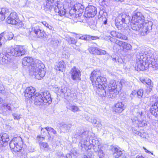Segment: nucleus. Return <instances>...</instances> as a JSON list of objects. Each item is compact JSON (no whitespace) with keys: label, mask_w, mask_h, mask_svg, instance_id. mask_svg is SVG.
Wrapping results in <instances>:
<instances>
[{"label":"nucleus","mask_w":158,"mask_h":158,"mask_svg":"<svg viewBox=\"0 0 158 158\" xmlns=\"http://www.w3.org/2000/svg\"><path fill=\"white\" fill-rule=\"evenodd\" d=\"M101 72L99 70L93 71L90 74V79L94 87L100 90V94L103 96H107L110 98H115L121 90V87H118L116 81L114 80L110 81L109 83L107 90L106 88L107 82L106 78L100 76Z\"/></svg>","instance_id":"1"},{"label":"nucleus","mask_w":158,"mask_h":158,"mask_svg":"<svg viewBox=\"0 0 158 158\" xmlns=\"http://www.w3.org/2000/svg\"><path fill=\"white\" fill-rule=\"evenodd\" d=\"M154 52L144 49L136 55L135 68L138 71L145 69L151 67L154 70L158 69V58L154 57Z\"/></svg>","instance_id":"2"},{"label":"nucleus","mask_w":158,"mask_h":158,"mask_svg":"<svg viewBox=\"0 0 158 158\" xmlns=\"http://www.w3.org/2000/svg\"><path fill=\"white\" fill-rule=\"evenodd\" d=\"M144 17L140 12L135 13L131 21V27L134 30L139 31L141 35L143 36L147 34L148 32L152 29V23L151 21L144 24Z\"/></svg>","instance_id":"3"},{"label":"nucleus","mask_w":158,"mask_h":158,"mask_svg":"<svg viewBox=\"0 0 158 158\" xmlns=\"http://www.w3.org/2000/svg\"><path fill=\"white\" fill-rule=\"evenodd\" d=\"M26 60L29 65L31 66L30 70L31 73L35 76V78L38 80H40L44 77L45 74L44 68L45 66L39 60H36L33 63V59L31 57H25Z\"/></svg>","instance_id":"4"},{"label":"nucleus","mask_w":158,"mask_h":158,"mask_svg":"<svg viewBox=\"0 0 158 158\" xmlns=\"http://www.w3.org/2000/svg\"><path fill=\"white\" fill-rule=\"evenodd\" d=\"M132 123L135 127H142L147 125L144 110L143 109L139 110L135 115L131 117Z\"/></svg>","instance_id":"5"},{"label":"nucleus","mask_w":158,"mask_h":158,"mask_svg":"<svg viewBox=\"0 0 158 158\" xmlns=\"http://www.w3.org/2000/svg\"><path fill=\"white\" fill-rule=\"evenodd\" d=\"M34 100V103L36 105H40L42 103H51L52 102V99L49 92L45 91L41 92L40 94H35Z\"/></svg>","instance_id":"6"},{"label":"nucleus","mask_w":158,"mask_h":158,"mask_svg":"<svg viewBox=\"0 0 158 158\" xmlns=\"http://www.w3.org/2000/svg\"><path fill=\"white\" fill-rule=\"evenodd\" d=\"M75 2L73 5L69 6L72 7V8L69 11V14L70 16L74 17L77 19L79 21L81 22V17L83 16L82 14L84 12V6L81 3H75Z\"/></svg>","instance_id":"7"},{"label":"nucleus","mask_w":158,"mask_h":158,"mask_svg":"<svg viewBox=\"0 0 158 158\" xmlns=\"http://www.w3.org/2000/svg\"><path fill=\"white\" fill-rule=\"evenodd\" d=\"M26 52L25 49L22 46L15 45L13 48L8 49L7 54L8 55L19 57L24 55Z\"/></svg>","instance_id":"8"},{"label":"nucleus","mask_w":158,"mask_h":158,"mask_svg":"<svg viewBox=\"0 0 158 158\" xmlns=\"http://www.w3.org/2000/svg\"><path fill=\"white\" fill-rule=\"evenodd\" d=\"M22 145V140L20 137L14 138L9 143V146L11 150L15 152H19L21 150Z\"/></svg>","instance_id":"9"},{"label":"nucleus","mask_w":158,"mask_h":158,"mask_svg":"<svg viewBox=\"0 0 158 158\" xmlns=\"http://www.w3.org/2000/svg\"><path fill=\"white\" fill-rule=\"evenodd\" d=\"M130 17L125 14L119 15L115 20V25L118 30L123 29L122 23L127 24L130 21Z\"/></svg>","instance_id":"10"},{"label":"nucleus","mask_w":158,"mask_h":158,"mask_svg":"<svg viewBox=\"0 0 158 158\" xmlns=\"http://www.w3.org/2000/svg\"><path fill=\"white\" fill-rule=\"evenodd\" d=\"M86 13L82 17V22L86 21L88 18L94 17L97 13V8L94 6H90L86 9Z\"/></svg>","instance_id":"11"},{"label":"nucleus","mask_w":158,"mask_h":158,"mask_svg":"<svg viewBox=\"0 0 158 158\" xmlns=\"http://www.w3.org/2000/svg\"><path fill=\"white\" fill-rule=\"evenodd\" d=\"M64 3L59 2L57 4V6L54 7V10L56 13L57 12L58 15L61 16H64L65 15L66 10L65 8L69 7V6H65Z\"/></svg>","instance_id":"12"},{"label":"nucleus","mask_w":158,"mask_h":158,"mask_svg":"<svg viewBox=\"0 0 158 158\" xmlns=\"http://www.w3.org/2000/svg\"><path fill=\"white\" fill-rule=\"evenodd\" d=\"M55 91L57 94L63 96L65 98L68 97V94L71 91V90L65 86H62L59 87H55Z\"/></svg>","instance_id":"13"},{"label":"nucleus","mask_w":158,"mask_h":158,"mask_svg":"<svg viewBox=\"0 0 158 158\" xmlns=\"http://www.w3.org/2000/svg\"><path fill=\"white\" fill-rule=\"evenodd\" d=\"M35 89L32 87H29L26 88L24 92V96L27 99H31V101H33L34 102L35 94L34 95V94L35 92Z\"/></svg>","instance_id":"14"},{"label":"nucleus","mask_w":158,"mask_h":158,"mask_svg":"<svg viewBox=\"0 0 158 158\" xmlns=\"http://www.w3.org/2000/svg\"><path fill=\"white\" fill-rule=\"evenodd\" d=\"M54 0H46V1L44 2L43 5V9L46 11H50L55 7L56 5H54L52 2Z\"/></svg>","instance_id":"15"},{"label":"nucleus","mask_w":158,"mask_h":158,"mask_svg":"<svg viewBox=\"0 0 158 158\" xmlns=\"http://www.w3.org/2000/svg\"><path fill=\"white\" fill-rule=\"evenodd\" d=\"M71 77L73 80H80L81 76L80 71L75 67H73L70 71Z\"/></svg>","instance_id":"16"},{"label":"nucleus","mask_w":158,"mask_h":158,"mask_svg":"<svg viewBox=\"0 0 158 158\" xmlns=\"http://www.w3.org/2000/svg\"><path fill=\"white\" fill-rule=\"evenodd\" d=\"M19 19L17 14L15 12H12L7 19V23L9 24L15 25L16 23L17 19Z\"/></svg>","instance_id":"17"},{"label":"nucleus","mask_w":158,"mask_h":158,"mask_svg":"<svg viewBox=\"0 0 158 158\" xmlns=\"http://www.w3.org/2000/svg\"><path fill=\"white\" fill-rule=\"evenodd\" d=\"M59 125L60 133L61 132L63 133L69 132L72 126L71 124L65 123L63 122L60 123Z\"/></svg>","instance_id":"18"},{"label":"nucleus","mask_w":158,"mask_h":158,"mask_svg":"<svg viewBox=\"0 0 158 158\" xmlns=\"http://www.w3.org/2000/svg\"><path fill=\"white\" fill-rule=\"evenodd\" d=\"M140 80L143 84H147L148 86V87H147L146 90V92L148 94L152 90L153 85V83L150 79L148 78H141Z\"/></svg>","instance_id":"19"},{"label":"nucleus","mask_w":158,"mask_h":158,"mask_svg":"<svg viewBox=\"0 0 158 158\" xmlns=\"http://www.w3.org/2000/svg\"><path fill=\"white\" fill-rule=\"evenodd\" d=\"M9 136L7 134L4 133L0 135V147H5L9 140Z\"/></svg>","instance_id":"20"},{"label":"nucleus","mask_w":158,"mask_h":158,"mask_svg":"<svg viewBox=\"0 0 158 158\" xmlns=\"http://www.w3.org/2000/svg\"><path fill=\"white\" fill-rule=\"evenodd\" d=\"M29 31L30 33L34 32L38 38L43 37L44 35L43 31L40 29L38 25L32 27Z\"/></svg>","instance_id":"21"},{"label":"nucleus","mask_w":158,"mask_h":158,"mask_svg":"<svg viewBox=\"0 0 158 158\" xmlns=\"http://www.w3.org/2000/svg\"><path fill=\"white\" fill-rule=\"evenodd\" d=\"M7 54L6 53H3V49L2 51H0V63L3 64L8 63L10 58L7 56Z\"/></svg>","instance_id":"22"},{"label":"nucleus","mask_w":158,"mask_h":158,"mask_svg":"<svg viewBox=\"0 0 158 158\" xmlns=\"http://www.w3.org/2000/svg\"><path fill=\"white\" fill-rule=\"evenodd\" d=\"M151 113L156 118H158V102L154 103L151 106Z\"/></svg>","instance_id":"23"},{"label":"nucleus","mask_w":158,"mask_h":158,"mask_svg":"<svg viewBox=\"0 0 158 158\" xmlns=\"http://www.w3.org/2000/svg\"><path fill=\"white\" fill-rule=\"evenodd\" d=\"M111 150L113 152V156L115 158L119 157L122 154V151L116 146H111Z\"/></svg>","instance_id":"24"},{"label":"nucleus","mask_w":158,"mask_h":158,"mask_svg":"<svg viewBox=\"0 0 158 158\" xmlns=\"http://www.w3.org/2000/svg\"><path fill=\"white\" fill-rule=\"evenodd\" d=\"M110 34L112 36L114 37H117L122 40H126L127 39V37L125 35L114 31H111L110 32Z\"/></svg>","instance_id":"25"},{"label":"nucleus","mask_w":158,"mask_h":158,"mask_svg":"<svg viewBox=\"0 0 158 158\" xmlns=\"http://www.w3.org/2000/svg\"><path fill=\"white\" fill-rule=\"evenodd\" d=\"M125 109L124 105L121 102L116 103L115 106L114 111L117 113H121Z\"/></svg>","instance_id":"26"},{"label":"nucleus","mask_w":158,"mask_h":158,"mask_svg":"<svg viewBox=\"0 0 158 158\" xmlns=\"http://www.w3.org/2000/svg\"><path fill=\"white\" fill-rule=\"evenodd\" d=\"M94 141H95V140H93L92 141V144L93 145V148L95 152L98 151V156L100 158H102L104 156V153L103 152L102 150H101L100 149L97 150L96 149V147H98V149H99V145H96V143H94Z\"/></svg>","instance_id":"27"},{"label":"nucleus","mask_w":158,"mask_h":158,"mask_svg":"<svg viewBox=\"0 0 158 158\" xmlns=\"http://www.w3.org/2000/svg\"><path fill=\"white\" fill-rule=\"evenodd\" d=\"M39 145L41 150H43L46 152H49L52 151L51 148L49 147L48 143L46 142H40Z\"/></svg>","instance_id":"28"},{"label":"nucleus","mask_w":158,"mask_h":158,"mask_svg":"<svg viewBox=\"0 0 158 158\" xmlns=\"http://www.w3.org/2000/svg\"><path fill=\"white\" fill-rule=\"evenodd\" d=\"M65 98L69 100L72 102H75L77 100V95L75 93L71 91L68 94V97H66Z\"/></svg>","instance_id":"29"},{"label":"nucleus","mask_w":158,"mask_h":158,"mask_svg":"<svg viewBox=\"0 0 158 158\" xmlns=\"http://www.w3.org/2000/svg\"><path fill=\"white\" fill-rule=\"evenodd\" d=\"M7 38L5 36L4 32L0 34V51H2V49H3L2 47V44H4L7 41Z\"/></svg>","instance_id":"30"},{"label":"nucleus","mask_w":158,"mask_h":158,"mask_svg":"<svg viewBox=\"0 0 158 158\" xmlns=\"http://www.w3.org/2000/svg\"><path fill=\"white\" fill-rule=\"evenodd\" d=\"M64 62L63 61H61L58 63H56L55 65V69L57 70L62 71L64 68Z\"/></svg>","instance_id":"31"},{"label":"nucleus","mask_w":158,"mask_h":158,"mask_svg":"<svg viewBox=\"0 0 158 158\" xmlns=\"http://www.w3.org/2000/svg\"><path fill=\"white\" fill-rule=\"evenodd\" d=\"M98 37L96 36H93L89 35H83L80 36L79 39L84 40H94L96 39Z\"/></svg>","instance_id":"32"},{"label":"nucleus","mask_w":158,"mask_h":158,"mask_svg":"<svg viewBox=\"0 0 158 158\" xmlns=\"http://www.w3.org/2000/svg\"><path fill=\"white\" fill-rule=\"evenodd\" d=\"M112 60L115 63L118 64H122L123 62V60L122 58L116 56L115 57H114Z\"/></svg>","instance_id":"33"},{"label":"nucleus","mask_w":158,"mask_h":158,"mask_svg":"<svg viewBox=\"0 0 158 158\" xmlns=\"http://www.w3.org/2000/svg\"><path fill=\"white\" fill-rule=\"evenodd\" d=\"M59 43V41L57 37H53L51 38V44L54 46H58Z\"/></svg>","instance_id":"34"},{"label":"nucleus","mask_w":158,"mask_h":158,"mask_svg":"<svg viewBox=\"0 0 158 158\" xmlns=\"http://www.w3.org/2000/svg\"><path fill=\"white\" fill-rule=\"evenodd\" d=\"M2 107L3 109L9 111L12 110V108L11 107V104L8 103H5L2 104Z\"/></svg>","instance_id":"35"},{"label":"nucleus","mask_w":158,"mask_h":158,"mask_svg":"<svg viewBox=\"0 0 158 158\" xmlns=\"http://www.w3.org/2000/svg\"><path fill=\"white\" fill-rule=\"evenodd\" d=\"M5 36L7 38V40H10L13 39L14 37V35L11 32H4Z\"/></svg>","instance_id":"36"},{"label":"nucleus","mask_w":158,"mask_h":158,"mask_svg":"<svg viewBox=\"0 0 158 158\" xmlns=\"http://www.w3.org/2000/svg\"><path fill=\"white\" fill-rule=\"evenodd\" d=\"M45 27L52 31H54L53 27L51 25L48 24L46 21H44L41 22Z\"/></svg>","instance_id":"37"},{"label":"nucleus","mask_w":158,"mask_h":158,"mask_svg":"<svg viewBox=\"0 0 158 158\" xmlns=\"http://www.w3.org/2000/svg\"><path fill=\"white\" fill-rule=\"evenodd\" d=\"M0 12L3 15L5 16V17L7 16L9 13V10L5 8H2L0 9Z\"/></svg>","instance_id":"38"},{"label":"nucleus","mask_w":158,"mask_h":158,"mask_svg":"<svg viewBox=\"0 0 158 158\" xmlns=\"http://www.w3.org/2000/svg\"><path fill=\"white\" fill-rule=\"evenodd\" d=\"M89 121L92 123L96 124V126L97 127H100L102 126L101 123H100L99 121H97L94 118H93V119L91 118L89 120Z\"/></svg>","instance_id":"39"},{"label":"nucleus","mask_w":158,"mask_h":158,"mask_svg":"<svg viewBox=\"0 0 158 158\" xmlns=\"http://www.w3.org/2000/svg\"><path fill=\"white\" fill-rule=\"evenodd\" d=\"M45 129L48 131V133L49 135V132H51L53 133L54 135H56L57 134V132L53 128L51 127H46Z\"/></svg>","instance_id":"40"},{"label":"nucleus","mask_w":158,"mask_h":158,"mask_svg":"<svg viewBox=\"0 0 158 158\" xmlns=\"http://www.w3.org/2000/svg\"><path fill=\"white\" fill-rule=\"evenodd\" d=\"M68 108L73 112L78 111L79 110V109L77 106L74 105L70 106Z\"/></svg>","instance_id":"41"},{"label":"nucleus","mask_w":158,"mask_h":158,"mask_svg":"<svg viewBox=\"0 0 158 158\" xmlns=\"http://www.w3.org/2000/svg\"><path fill=\"white\" fill-rule=\"evenodd\" d=\"M75 1L76 0H65L63 3L65 6H71V5H73Z\"/></svg>","instance_id":"42"},{"label":"nucleus","mask_w":158,"mask_h":158,"mask_svg":"<svg viewBox=\"0 0 158 158\" xmlns=\"http://www.w3.org/2000/svg\"><path fill=\"white\" fill-rule=\"evenodd\" d=\"M66 40L70 44H75L77 42V40L74 38L69 37Z\"/></svg>","instance_id":"43"},{"label":"nucleus","mask_w":158,"mask_h":158,"mask_svg":"<svg viewBox=\"0 0 158 158\" xmlns=\"http://www.w3.org/2000/svg\"><path fill=\"white\" fill-rule=\"evenodd\" d=\"M98 48L94 47H90L89 49V52L93 54H97V51L98 50Z\"/></svg>","instance_id":"44"},{"label":"nucleus","mask_w":158,"mask_h":158,"mask_svg":"<svg viewBox=\"0 0 158 158\" xmlns=\"http://www.w3.org/2000/svg\"><path fill=\"white\" fill-rule=\"evenodd\" d=\"M113 40L114 42H114L116 45H118L120 47H123V44L124 43V42L120 41L118 40L114 39Z\"/></svg>","instance_id":"45"},{"label":"nucleus","mask_w":158,"mask_h":158,"mask_svg":"<svg viewBox=\"0 0 158 158\" xmlns=\"http://www.w3.org/2000/svg\"><path fill=\"white\" fill-rule=\"evenodd\" d=\"M122 47L123 48L129 50H131L132 48L130 44L125 42H124Z\"/></svg>","instance_id":"46"},{"label":"nucleus","mask_w":158,"mask_h":158,"mask_svg":"<svg viewBox=\"0 0 158 158\" xmlns=\"http://www.w3.org/2000/svg\"><path fill=\"white\" fill-rule=\"evenodd\" d=\"M15 25L17 27L19 28L23 27V24L22 21L19 20V19H17V20L16 22V23L15 24Z\"/></svg>","instance_id":"47"},{"label":"nucleus","mask_w":158,"mask_h":158,"mask_svg":"<svg viewBox=\"0 0 158 158\" xmlns=\"http://www.w3.org/2000/svg\"><path fill=\"white\" fill-rule=\"evenodd\" d=\"M137 97L139 98H142L143 93V89H140L138 91H136Z\"/></svg>","instance_id":"48"},{"label":"nucleus","mask_w":158,"mask_h":158,"mask_svg":"<svg viewBox=\"0 0 158 158\" xmlns=\"http://www.w3.org/2000/svg\"><path fill=\"white\" fill-rule=\"evenodd\" d=\"M106 53V52L105 51L98 48L97 54L98 55H105Z\"/></svg>","instance_id":"49"},{"label":"nucleus","mask_w":158,"mask_h":158,"mask_svg":"<svg viewBox=\"0 0 158 158\" xmlns=\"http://www.w3.org/2000/svg\"><path fill=\"white\" fill-rule=\"evenodd\" d=\"M12 115L15 120H18L19 119L21 118V115L19 114L13 113L12 114Z\"/></svg>","instance_id":"50"},{"label":"nucleus","mask_w":158,"mask_h":158,"mask_svg":"<svg viewBox=\"0 0 158 158\" xmlns=\"http://www.w3.org/2000/svg\"><path fill=\"white\" fill-rule=\"evenodd\" d=\"M83 142L82 141H81V143H83ZM83 145L82 143H81V145H80V146H81V147H82V148H83L84 147H85V146H86V147H87L89 144V142H88L87 141H84L83 142Z\"/></svg>","instance_id":"51"},{"label":"nucleus","mask_w":158,"mask_h":158,"mask_svg":"<svg viewBox=\"0 0 158 158\" xmlns=\"http://www.w3.org/2000/svg\"><path fill=\"white\" fill-rule=\"evenodd\" d=\"M37 139L38 141V142L40 144V142H43L42 141L44 140L45 138L44 137H41L40 136H38L37 137Z\"/></svg>","instance_id":"52"},{"label":"nucleus","mask_w":158,"mask_h":158,"mask_svg":"<svg viewBox=\"0 0 158 158\" xmlns=\"http://www.w3.org/2000/svg\"><path fill=\"white\" fill-rule=\"evenodd\" d=\"M137 95L136 91L135 90H134L130 94V96L132 98H133L135 97H137Z\"/></svg>","instance_id":"53"},{"label":"nucleus","mask_w":158,"mask_h":158,"mask_svg":"<svg viewBox=\"0 0 158 158\" xmlns=\"http://www.w3.org/2000/svg\"><path fill=\"white\" fill-rule=\"evenodd\" d=\"M26 6L29 7H32L33 6V4L30 1H27L26 3Z\"/></svg>","instance_id":"54"},{"label":"nucleus","mask_w":158,"mask_h":158,"mask_svg":"<svg viewBox=\"0 0 158 158\" xmlns=\"http://www.w3.org/2000/svg\"><path fill=\"white\" fill-rule=\"evenodd\" d=\"M104 38L105 40L107 41L110 40L111 42H114L113 40L114 38H111V37L110 36H106Z\"/></svg>","instance_id":"55"},{"label":"nucleus","mask_w":158,"mask_h":158,"mask_svg":"<svg viewBox=\"0 0 158 158\" xmlns=\"http://www.w3.org/2000/svg\"><path fill=\"white\" fill-rule=\"evenodd\" d=\"M22 63L23 65L24 66H27L28 65H29L28 63L27 62V61L26 60L25 57H24L23 59Z\"/></svg>","instance_id":"56"},{"label":"nucleus","mask_w":158,"mask_h":158,"mask_svg":"<svg viewBox=\"0 0 158 158\" xmlns=\"http://www.w3.org/2000/svg\"><path fill=\"white\" fill-rule=\"evenodd\" d=\"M120 83L122 85H126L128 84L127 82L124 79H121Z\"/></svg>","instance_id":"57"},{"label":"nucleus","mask_w":158,"mask_h":158,"mask_svg":"<svg viewBox=\"0 0 158 158\" xmlns=\"http://www.w3.org/2000/svg\"><path fill=\"white\" fill-rule=\"evenodd\" d=\"M5 90V88L3 85L0 83V92L1 93L2 92H3Z\"/></svg>","instance_id":"58"},{"label":"nucleus","mask_w":158,"mask_h":158,"mask_svg":"<svg viewBox=\"0 0 158 158\" xmlns=\"http://www.w3.org/2000/svg\"><path fill=\"white\" fill-rule=\"evenodd\" d=\"M5 18V16L3 15L0 12V21H2L4 20Z\"/></svg>","instance_id":"59"},{"label":"nucleus","mask_w":158,"mask_h":158,"mask_svg":"<svg viewBox=\"0 0 158 158\" xmlns=\"http://www.w3.org/2000/svg\"><path fill=\"white\" fill-rule=\"evenodd\" d=\"M143 148L144 150L145 151V152L148 153H151L152 155H153V153H152V152H150V151H148V150H147V149L146 148H145V147H143Z\"/></svg>","instance_id":"60"},{"label":"nucleus","mask_w":158,"mask_h":158,"mask_svg":"<svg viewBox=\"0 0 158 158\" xmlns=\"http://www.w3.org/2000/svg\"><path fill=\"white\" fill-rule=\"evenodd\" d=\"M66 158H72L71 156L69 154H67L65 156Z\"/></svg>","instance_id":"61"},{"label":"nucleus","mask_w":158,"mask_h":158,"mask_svg":"<svg viewBox=\"0 0 158 158\" xmlns=\"http://www.w3.org/2000/svg\"><path fill=\"white\" fill-rule=\"evenodd\" d=\"M136 158H144L142 155H137L136 156Z\"/></svg>","instance_id":"62"},{"label":"nucleus","mask_w":158,"mask_h":158,"mask_svg":"<svg viewBox=\"0 0 158 158\" xmlns=\"http://www.w3.org/2000/svg\"><path fill=\"white\" fill-rule=\"evenodd\" d=\"M57 155L60 156H63V154L62 152L58 153Z\"/></svg>","instance_id":"63"},{"label":"nucleus","mask_w":158,"mask_h":158,"mask_svg":"<svg viewBox=\"0 0 158 158\" xmlns=\"http://www.w3.org/2000/svg\"><path fill=\"white\" fill-rule=\"evenodd\" d=\"M84 158H90V156H87L86 155H84L83 156Z\"/></svg>","instance_id":"64"}]
</instances>
